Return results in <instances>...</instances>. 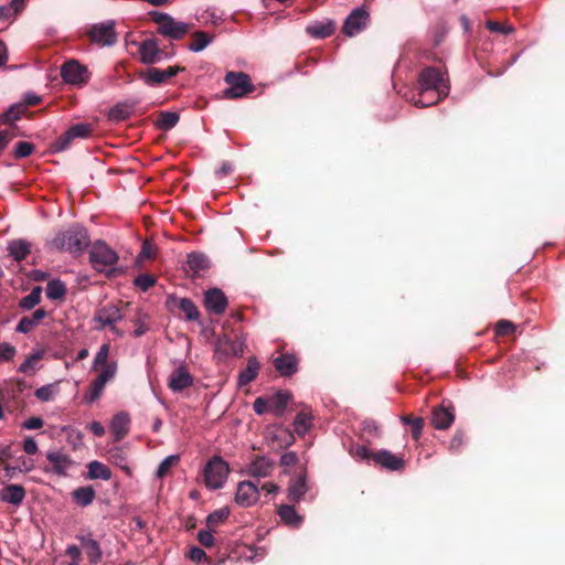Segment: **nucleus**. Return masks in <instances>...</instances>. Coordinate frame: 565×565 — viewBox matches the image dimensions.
Listing matches in <instances>:
<instances>
[{
	"label": "nucleus",
	"mask_w": 565,
	"mask_h": 565,
	"mask_svg": "<svg viewBox=\"0 0 565 565\" xmlns=\"http://www.w3.org/2000/svg\"><path fill=\"white\" fill-rule=\"evenodd\" d=\"M110 458H111L114 463H116L121 469H124L128 473H130V469L125 465L126 459H125L122 452L119 449H115V450L110 451Z\"/></svg>",
	"instance_id": "338daca9"
},
{
	"label": "nucleus",
	"mask_w": 565,
	"mask_h": 565,
	"mask_svg": "<svg viewBox=\"0 0 565 565\" xmlns=\"http://www.w3.org/2000/svg\"><path fill=\"white\" fill-rule=\"evenodd\" d=\"M190 31V25L184 22L175 21L171 15L163 24L158 28V33L172 40H181Z\"/></svg>",
	"instance_id": "aec40b11"
},
{
	"label": "nucleus",
	"mask_w": 565,
	"mask_h": 565,
	"mask_svg": "<svg viewBox=\"0 0 565 565\" xmlns=\"http://www.w3.org/2000/svg\"><path fill=\"white\" fill-rule=\"evenodd\" d=\"M188 556L193 562L209 561L211 563V558L207 557L206 553L196 546L190 548Z\"/></svg>",
	"instance_id": "0e129e2a"
},
{
	"label": "nucleus",
	"mask_w": 565,
	"mask_h": 565,
	"mask_svg": "<svg viewBox=\"0 0 565 565\" xmlns=\"http://www.w3.org/2000/svg\"><path fill=\"white\" fill-rule=\"evenodd\" d=\"M10 255L18 262L23 260L31 252V244L24 239H15L9 244Z\"/></svg>",
	"instance_id": "f704fd0d"
},
{
	"label": "nucleus",
	"mask_w": 565,
	"mask_h": 565,
	"mask_svg": "<svg viewBox=\"0 0 565 565\" xmlns=\"http://www.w3.org/2000/svg\"><path fill=\"white\" fill-rule=\"evenodd\" d=\"M179 309L184 313L185 319L189 321H195L200 318V311L198 307L189 298L180 299Z\"/></svg>",
	"instance_id": "ea45409f"
},
{
	"label": "nucleus",
	"mask_w": 565,
	"mask_h": 565,
	"mask_svg": "<svg viewBox=\"0 0 565 565\" xmlns=\"http://www.w3.org/2000/svg\"><path fill=\"white\" fill-rule=\"evenodd\" d=\"M204 306L214 315L225 312L228 301L225 294L218 288H211L204 294Z\"/></svg>",
	"instance_id": "dca6fc26"
},
{
	"label": "nucleus",
	"mask_w": 565,
	"mask_h": 565,
	"mask_svg": "<svg viewBox=\"0 0 565 565\" xmlns=\"http://www.w3.org/2000/svg\"><path fill=\"white\" fill-rule=\"evenodd\" d=\"M15 348L10 343H0V363L3 361H11L15 355Z\"/></svg>",
	"instance_id": "bf43d9fd"
},
{
	"label": "nucleus",
	"mask_w": 565,
	"mask_h": 565,
	"mask_svg": "<svg viewBox=\"0 0 565 565\" xmlns=\"http://www.w3.org/2000/svg\"><path fill=\"white\" fill-rule=\"evenodd\" d=\"M148 316L143 313L141 310H138L132 319V323L135 324L136 329L134 331L135 337L139 338L143 335L149 328L146 324Z\"/></svg>",
	"instance_id": "a18cd8bd"
},
{
	"label": "nucleus",
	"mask_w": 565,
	"mask_h": 565,
	"mask_svg": "<svg viewBox=\"0 0 565 565\" xmlns=\"http://www.w3.org/2000/svg\"><path fill=\"white\" fill-rule=\"evenodd\" d=\"M139 60L145 65L159 63L163 57V51L159 47L157 39H146L138 47Z\"/></svg>",
	"instance_id": "9d476101"
},
{
	"label": "nucleus",
	"mask_w": 565,
	"mask_h": 565,
	"mask_svg": "<svg viewBox=\"0 0 565 565\" xmlns=\"http://www.w3.org/2000/svg\"><path fill=\"white\" fill-rule=\"evenodd\" d=\"M259 498L258 487L252 481H241L237 484L235 502L241 507H252Z\"/></svg>",
	"instance_id": "4468645a"
},
{
	"label": "nucleus",
	"mask_w": 565,
	"mask_h": 565,
	"mask_svg": "<svg viewBox=\"0 0 565 565\" xmlns=\"http://www.w3.org/2000/svg\"><path fill=\"white\" fill-rule=\"evenodd\" d=\"M87 478L90 480L102 479L109 480L111 478V470L103 462L93 460L88 463Z\"/></svg>",
	"instance_id": "473e14b6"
},
{
	"label": "nucleus",
	"mask_w": 565,
	"mask_h": 565,
	"mask_svg": "<svg viewBox=\"0 0 565 565\" xmlns=\"http://www.w3.org/2000/svg\"><path fill=\"white\" fill-rule=\"evenodd\" d=\"M373 462L375 466L390 471H403L405 469L403 457L386 449L375 451Z\"/></svg>",
	"instance_id": "ddd939ff"
},
{
	"label": "nucleus",
	"mask_w": 565,
	"mask_h": 565,
	"mask_svg": "<svg viewBox=\"0 0 565 565\" xmlns=\"http://www.w3.org/2000/svg\"><path fill=\"white\" fill-rule=\"evenodd\" d=\"M24 111L25 106L23 104H14L0 115V122L13 124L15 120L20 119Z\"/></svg>",
	"instance_id": "a19ab883"
},
{
	"label": "nucleus",
	"mask_w": 565,
	"mask_h": 565,
	"mask_svg": "<svg viewBox=\"0 0 565 565\" xmlns=\"http://www.w3.org/2000/svg\"><path fill=\"white\" fill-rule=\"evenodd\" d=\"M92 132L93 127L90 124L73 125L52 143V148L56 152L64 151L71 146L74 139L89 138L92 136Z\"/></svg>",
	"instance_id": "1a4fd4ad"
},
{
	"label": "nucleus",
	"mask_w": 565,
	"mask_h": 565,
	"mask_svg": "<svg viewBox=\"0 0 565 565\" xmlns=\"http://www.w3.org/2000/svg\"><path fill=\"white\" fill-rule=\"evenodd\" d=\"M268 401V408L275 415L280 418L284 416L288 403L292 399V394L288 391H278L271 395L266 396Z\"/></svg>",
	"instance_id": "a211bd4d"
},
{
	"label": "nucleus",
	"mask_w": 565,
	"mask_h": 565,
	"mask_svg": "<svg viewBox=\"0 0 565 565\" xmlns=\"http://www.w3.org/2000/svg\"><path fill=\"white\" fill-rule=\"evenodd\" d=\"M118 258L117 253L103 241L95 242L89 250V262L93 268L107 275L115 271L114 266Z\"/></svg>",
	"instance_id": "7ed1b4c3"
},
{
	"label": "nucleus",
	"mask_w": 565,
	"mask_h": 565,
	"mask_svg": "<svg viewBox=\"0 0 565 565\" xmlns=\"http://www.w3.org/2000/svg\"><path fill=\"white\" fill-rule=\"evenodd\" d=\"M134 284L139 287L141 290L147 291L149 288L154 286L156 278L150 274H141L136 277Z\"/></svg>",
	"instance_id": "6e6d98bb"
},
{
	"label": "nucleus",
	"mask_w": 565,
	"mask_h": 565,
	"mask_svg": "<svg viewBox=\"0 0 565 565\" xmlns=\"http://www.w3.org/2000/svg\"><path fill=\"white\" fill-rule=\"evenodd\" d=\"M228 516H230V510L227 508H222L220 510H216L207 515L206 526L210 530H213L218 524L224 522Z\"/></svg>",
	"instance_id": "c03bdc74"
},
{
	"label": "nucleus",
	"mask_w": 565,
	"mask_h": 565,
	"mask_svg": "<svg viewBox=\"0 0 565 565\" xmlns=\"http://www.w3.org/2000/svg\"><path fill=\"white\" fill-rule=\"evenodd\" d=\"M465 444V433L462 430H457L450 443H449V449L452 451V452H458L462 445Z\"/></svg>",
	"instance_id": "680f3d73"
},
{
	"label": "nucleus",
	"mask_w": 565,
	"mask_h": 565,
	"mask_svg": "<svg viewBox=\"0 0 565 565\" xmlns=\"http://www.w3.org/2000/svg\"><path fill=\"white\" fill-rule=\"evenodd\" d=\"M42 288L40 286L34 287L31 292L20 300V308L23 310H31L41 302Z\"/></svg>",
	"instance_id": "4c0bfd02"
},
{
	"label": "nucleus",
	"mask_w": 565,
	"mask_h": 565,
	"mask_svg": "<svg viewBox=\"0 0 565 565\" xmlns=\"http://www.w3.org/2000/svg\"><path fill=\"white\" fill-rule=\"evenodd\" d=\"M81 546L84 548L89 563L97 564L102 561L103 552L99 543L90 534L77 535Z\"/></svg>",
	"instance_id": "b1692460"
},
{
	"label": "nucleus",
	"mask_w": 565,
	"mask_h": 565,
	"mask_svg": "<svg viewBox=\"0 0 565 565\" xmlns=\"http://www.w3.org/2000/svg\"><path fill=\"white\" fill-rule=\"evenodd\" d=\"M193 384V377L185 367L180 366L175 369L169 377V387L173 392H181Z\"/></svg>",
	"instance_id": "393cba45"
},
{
	"label": "nucleus",
	"mask_w": 565,
	"mask_h": 565,
	"mask_svg": "<svg viewBox=\"0 0 565 565\" xmlns=\"http://www.w3.org/2000/svg\"><path fill=\"white\" fill-rule=\"evenodd\" d=\"M401 420L405 425H409L412 428V437L415 440H418L422 436V431L424 428L425 420L423 417H413L412 415H403L401 416Z\"/></svg>",
	"instance_id": "58836bf2"
},
{
	"label": "nucleus",
	"mask_w": 565,
	"mask_h": 565,
	"mask_svg": "<svg viewBox=\"0 0 565 565\" xmlns=\"http://www.w3.org/2000/svg\"><path fill=\"white\" fill-rule=\"evenodd\" d=\"M311 427V416L306 412L297 414L294 420V428L297 435L303 436Z\"/></svg>",
	"instance_id": "37998d69"
},
{
	"label": "nucleus",
	"mask_w": 565,
	"mask_h": 565,
	"mask_svg": "<svg viewBox=\"0 0 565 565\" xmlns=\"http://www.w3.org/2000/svg\"><path fill=\"white\" fill-rule=\"evenodd\" d=\"M25 489L20 484H8L1 490L0 498L3 502L19 507L25 498Z\"/></svg>",
	"instance_id": "a878e982"
},
{
	"label": "nucleus",
	"mask_w": 565,
	"mask_h": 565,
	"mask_svg": "<svg viewBox=\"0 0 565 565\" xmlns=\"http://www.w3.org/2000/svg\"><path fill=\"white\" fill-rule=\"evenodd\" d=\"M185 67L180 65L168 66L164 70L157 67H149L146 70H139L137 76L143 81L148 86H158L167 83L169 79L183 72Z\"/></svg>",
	"instance_id": "6e6552de"
},
{
	"label": "nucleus",
	"mask_w": 565,
	"mask_h": 565,
	"mask_svg": "<svg viewBox=\"0 0 565 565\" xmlns=\"http://www.w3.org/2000/svg\"><path fill=\"white\" fill-rule=\"evenodd\" d=\"M335 31V22L327 19L324 21H315L306 26V32L313 39H326Z\"/></svg>",
	"instance_id": "5701e85b"
},
{
	"label": "nucleus",
	"mask_w": 565,
	"mask_h": 565,
	"mask_svg": "<svg viewBox=\"0 0 565 565\" xmlns=\"http://www.w3.org/2000/svg\"><path fill=\"white\" fill-rule=\"evenodd\" d=\"M288 499L291 502H299L308 491L306 476H299L288 487Z\"/></svg>",
	"instance_id": "7c9ffc66"
},
{
	"label": "nucleus",
	"mask_w": 565,
	"mask_h": 565,
	"mask_svg": "<svg viewBox=\"0 0 565 565\" xmlns=\"http://www.w3.org/2000/svg\"><path fill=\"white\" fill-rule=\"evenodd\" d=\"M110 430L116 441L122 440L130 430V417L126 412L117 413L110 422Z\"/></svg>",
	"instance_id": "4be33fe9"
},
{
	"label": "nucleus",
	"mask_w": 565,
	"mask_h": 565,
	"mask_svg": "<svg viewBox=\"0 0 565 565\" xmlns=\"http://www.w3.org/2000/svg\"><path fill=\"white\" fill-rule=\"evenodd\" d=\"M108 354H109V344H107V343L103 344L94 358L93 369L95 371H99L100 369H104V367H106V365H108L107 364Z\"/></svg>",
	"instance_id": "de8ad7c7"
},
{
	"label": "nucleus",
	"mask_w": 565,
	"mask_h": 565,
	"mask_svg": "<svg viewBox=\"0 0 565 565\" xmlns=\"http://www.w3.org/2000/svg\"><path fill=\"white\" fill-rule=\"evenodd\" d=\"M369 13L361 9H354L345 19L342 26V32L347 36H354L360 33L367 24Z\"/></svg>",
	"instance_id": "f8f14e48"
},
{
	"label": "nucleus",
	"mask_w": 565,
	"mask_h": 565,
	"mask_svg": "<svg viewBox=\"0 0 565 565\" xmlns=\"http://www.w3.org/2000/svg\"><path fill=\"white\" fill-rule=\"evenodd\" d=\"M253 409L257 415H263L268 408V401L266 399V396H258L253 404Z\"/></svg>",
	"instance_id": "69168bd1"
},
{
	"label": "nucleus",
	"mask_w": 565,
	"mask_h": 565,
	"mask_svg": "<svg viewBox=\"0 0 565 565\" xmlns=\"http://www.w3.org/2000/svg\"><path fill=\"white\" fill-rule=\"evenodd\" d=\"M47 316V311L43 308L36 309L32 316L22 317L15 328L17 332L29 333L32 331L42 319Z\"/></svg>",
	"instance_id": "bb28decb"
},
{
	"label": "nucleus",
	"mask_w": 565,
	"mask_h": 565,
	"mask_svg": "<svg viewBox=\"0 0 565 565\" xmlns=\"http://www.w3.org/2000/svg\"><path fill=\"white\" fill-rule=\"evenodd\" d=\"M215 352L224 359L241 356L244 353V343L239 340H232L228 335H223L215 342Z\"/></svg>",
	"instance_id": "2eb2a0df"
},
{
	"label": "nucleus",
	"mask_w": 565,
	"mask_h": 565,
	"mask_svg": "<svg viewBox=\"0 0 565 565\" xmlns=\"http://www.w3.org/2000/svg\"><path fill=\"white\" fill-rule=\"evenodd\" d=\"M96 492L92 486L79 487L72 492L74 502L79 507H87L93 503Z\"/></svg>",
	"instance_id": "2f4dec72"
},
{
	"label": "nucleus",
	"mask_w": 565,
	"mask_h": 565,
	"mask_svg": "<svg viewBox=\"0 0 565 565\" xmlns=\"http://www.w3.org/2000/svg\"><path fill=\"white\" fill-rule=\"evenodd\" d=\"M115 21H106L93 24L86 32L89 41L99 46H113L118 41V34L115 30Z\"/></svg>",
	"instance_id": "0eeeda50"
},
{
	"label": "nucleus",
	"mask_w": 565,
	"mask_h": 565,
	"mask_svg": "<svg viewBox=\"0 0 565 565\" xmlns=\"http://www.w3.org/2000/svg\"><path fill=\"white\" fill-rule=\"evenodd\" d=\"M260 365L255 356L247 360V366L238 374V385L244 386L253 382L259 372Z\"/></svg>",
	"instance_id": "cd10ccee"
},
{
	"label": "nucleus",
	"mask_w": 565,
	"mask_h": 565,
	"mask_svg": "<svg viewBox=\"0 0 565 565\" xmlns=\"http://www.w3.org/2000/svg\"><path fill=\"white\" fill-rule=\"evenodd\" d=\"M224 81L228 87L223 90V95L228 99L242 98L255 90L249 75L244 72H227Z\"/></svg>",
	"instance_id": "20e7f679"
},
{
	"label": "nucleus",
	"mask_w": 565,
	"mask_h": 565,
	"mask_svg": "<svg viewBox=\"0 0 565 565\" xmlns=\"http://www.w3.org/2000/svg\"><path fill=\"white\" fill-rule=\"evenodd\" d=\"M116 370V365H106V367L100 369V373L97 375L95 381L103 386H106V384L115 377Z\"/></svg>",
	"instance_id": "864d4df0"
},
{
	"label": "nucleus",
	"mask_w": 565,
	"mask_h": 565,
	"mask_svg": "<svg viewBox=\"0 0 565 565\" xmlns=\"http://www.w3.org/2000/svg\"><path fill=\"white\" fill-rule=\"evenodd\" d=\"M515 331V326L509 320H499L495 324V334L499 337H507Z\"/></svg>",
	"instance_id": "4d7b16f0"
},
{
	"label": "nucleus",
	"mask_w": 565,
	"mask_h": 565,
	"mask_svg": "<svg viewBox=\"0 0 565 565\" xmlns=\"http://www.w3.org/2000/svg\"><path fill=\"white\" fill-rule=\"evenodd\" d=\"M276 371L284 377H290L298 372L299 359L292 353H284L274 359Z\"/></svg>",
	"instance_id": "f3484780"
},
{
	"label": "nucleus",
	"mask_w": 565,
	"mask_h": 565,
	"mask_svg": "<svg viewBox=\"0 0 565 565\" xmlns=\"http://www.w3.org/2000/svg\"><path fill=\"white\" fill-rule=\"evenodd\" d=\"M46 459L51 463V470L58 476H65L67 470L74 465L71 457L61 451L47 452Z\"/></svg>",
	"instance_id": "412c9836"
},
{
	"label": "nucleus",
	"mask_w": 565,
	"mask_h": 565,
	"mask_svg": "<svg viewBox=\"0 0 565 565\" xmlns=\"http://www.w3.org/2000/svg\"><path fill=\"white\" fill-rule=\"evenodd\" d=\"M186 264L189 270H191L194 275H199L201 271L207 269L210 266L209 258L202 253L189 254Z\"/></svg>",
	"instance_id": "72a5a7b5"
},
{
	"label": "nucleus",
	"mask_w": 565,
	"mask_h": 565,
	"mask_svg": "<svg viewBox=\"0 0 565 565\" xmlns=\"http://www.w3.org/2000/svg\"><path fill=\"white\" fill-rule=\"evenodd\" d=\"M61 76L66 83L81 84L88 78L87 68L75 60L65 62L61 67Z\"/></svg>",
	"instance_id": "9b49d317"
},
{
	"label": "nucleus",
	"mask_w": 565,
	"mask_h": 565,
	"mask_svg": "<svg viewBox=\"0 0 565 565\" xmlns=\"http://www.w3.org/2000/svg\"><path fill=\"white\" fill-rule=\"evenodd\" d=\"M105 386L96 382L95 380L90 383L88 393L84 396L85 402L94 403L100 398Z\"/></svg>",
	"instance_id": "603ef678"
},
{
	"label": "nucleus",
	"mask_w": 565,
	"mask_h": 565,
	"mask_svg": "<svg viewBox=\"0 0 565 565\" xmlns=\"http://www.w3.org/2000/svg\"><path fill=\"white\" fill-rule=\"evenodd\" d=\"M273 470V462L266 457H256L248 466V473L253 477H267Z\"/></svg>",
	"instance_id": "c85d7f7f"
},
{
	"label": "nucleus",
	"mask_w": 565,
	"mask_h": 565,
	"mask_svg": "<svg viewBox=\"0 0 565 565\" xmlns=\"http://www.w3.org/2000/svg\"><path fill=\"white\" fill-rule=\"evenodd\" d=\"M374 452L375 451L369 449L366 446L363 445H356L351 448V454L353 457L366 461H373Z\"/></svg>",
	"instance_id": "3c124183"
},
{
	"label": "nucleus",
	"mask_w": 565,
	"mask_h": 565,
	"mask_svg": "<svg viewBox=\"0 0 565 565\" xmlns=\"http://www.w3.org/2000/svg\"><path fill=\"white\" fill-rule=\"evenodd\" d=\"M486 28L490 32L502 33V34H510L514 31L513 26L503 24L501 22L492 21V20H488L486 22Z\"/></svg>",
	"instance_id": "13d9d810"
},
{
	"label": "nucleus",
	"mask_w": 565,
	"mask_h": 565,
	"mask_svg": "<svg viewBox=\"0 0 565 565\" xmlns=\"http://www.w3.org/2000/svg\"><path fill=\"white\" fill-rule=\"evenodd\" d=\"M278 515L280 520L288 526L298 527L302 522V516H300L295 508L289 504H281L278 508Z\"/></svg>",
	"instance_id": "c756f323"
},
{
	"label": "nucleus",
	"mask_w": 565,
	"mask_h": 565,
	"mask_svg": "<svg viewBox=\"0 0 565 565\" xmlns=\"http://www.w3.org/2000/svg\"><path fill=\"white\" fill-rule=\"evenodd\" d=\"M43 358V353L38 351L31 355H29L23 363L19 366V372L28 373L30 371H34L39 361Z\"/></svg>",
	"instance_id": "09e8293b"
},
{
	"label": "nucleus",
	"mask_w": 565,
	"mask_h": 565,
	"mask_svg": "<svg viewBox=\"0 0 565 565\" xmlns=\"http://www.w3.org/2000/svg\"><path fill=\"white\" fill-rule=\"evenodd\" d=\"M454 420L455 413L452 407L440 405L431 412L430 423L436 429H447L452 425Z\"/></svg>",
	"instance_id": "6ab92c4d"
},
{
	"label": "nucleus",
	"mask_w": 565,
	"mask_h": 565,
	"mask_svg": "<svg viewBox=\"0 0 565 565\" xmlns=\"http://www.w3.org/2000/svg\"><path fill=\"white\" fill-rule=\"evenodd\" d=\"M276 439L280 441L281 447H289L295 443V436L289 429H281L277 435Z\"/></svg>",
	"instance_id": "052dcab7"
},
{
	"label": "nucleus",
	"mask_w": 565,
	"mask_h": 565,
	"mask_svg": "<svg viewBox=\"0 0 565 565\" xmlns=\"http://www.w3.org/2000/svg\"><path fill=\"white\" fill-rule=\"evenodd\" d=\"M90 244L88 233L85 227L75 224L66 231L58 232L55 237L49 242V248L53 250H68L71 253H82Z\"/></svg>",
	"instance_id": "f03ea898"
},
{
	"label": "nucleus",
	"mask_w": 565,
	"mask_h": 565,
	"mask_svg": "<svg viewBox=\"0 0 565 565\" xmlns=\"http://www.w3.org/2000/svg\"><path fill=\"white\" fill-rule=\"evenodd\" d=\"M419 98L415 100L416 106L427 107L435 105L449 95L450 83L447 71L435 66H427L422 70L418 76Z\"/></svg>",
	"instance_id": "f257e3e1"
},
{
	"label": "nucleus",
	"mask_w": 565,
	"mask_h": 565,
	"mask_svg": "<svg viewBox=\"0 0 565 565\" xmlns=\"http://www.w3.org/2000/svg\"><path fill=\"white\" fill-rule=\"evenodd\" d=\"M125 317V312L114 303H107L95 311L93 320L98 323L96 330H104L109 327L110 330L118 337H122L121 332L117 327L116 322L120 321Z\"/></svg>",
	"instance_id": "423d86ee"
},
{
	"label": "nucleus",
	"mask_w": 565,
	"mask_h": 565,
	"mask_svg": "<svg viewBox=\"0 0 565 565\" xmlns=\"http://www.w3.org/2000/svg\"><path fill=\"white\" fill-rule=\"evenodd\" d=\"M179 459H180V458H179V456H177V455H171V456H168L167 458H164V459L160 462V465H159V467H158V470H157V477H158V478H163V477H166V476L169 473V471H170L171 467H172V466H174V465H177V463L179 462Z\"/></svg>",
	"instance_id": "8fccbe9b"
},
{
	"label": "nucleus",
	"mask_w": 565,
	"mask_h": 565,
	"mask_svg": "<svg viewBox=\"0 0 565 565\" xmlns=\"http://www.w3.org/2000/svg\"><path fill=\"white\" fill-rule=\"evenodd\" d=\"M55 394V385L54 384H47L40 388H38L34 393L38 399L42 402H49L52 401Z\"/></svg>",
	"instance_id": "5fc2aeb1"
},
{
	"label": "nucleus",
	"mask_w": 565,
	"mask_h": 565,
	"mask_svg": "<svg viewBox=\"0 0 565 565\" xmlns=\"http://www.w3.org/2000/svg\"><path fill=\"white\" fill-rule=\"evenodd\" d=\"M230 467L220 456H213L204 467L205 486L211 490L221 489L227 480Z\"/></svg>",
	"instance_id": "39448f33"
},
{
	"label": "nucleus",
	"mask_w": 565,
	"mask_h": 565,
	"mask_svg": "<svg viewBox=\"0 0 565 565\" xmlns=\"http://www.w3.org/2000/svg\"><path fill=\"white\" fill-rule=\"evenodd\" d=\"M180 120V116L174 111H161L158 116L156 126L158 129L167 131L172 129Z\"/></svg>",
	"instance_id": "c9c22d12"
},
{
	"label": "nucleus",
	"mask_w": 565,
	"mask_h": 565,
	"mask_svg": "<svg viewBox=\"0 0 565 565\" xmlns=\"http://www.w3.org/2000/svg\"><path fill=\"white\" fill-rule=\"evenodd\" d=\"M298 456L296 452L294 451H289V452H286L281 457H280V466L282 467H292V466H296L298 463Z\"/></svg>",
	"instance_id": "774afa93"
},
{
	"label": "nucleus",
	"mask_w": 565,
	"mask_h": 565,
	"mask_svg": "<svg viewBox=\"0 0 565 565\" xmlns=\"http://www.w3.org/2000/svg\"><path fill=\"white\" fill-rule=\"evenodd\" d=\"M192 38L193 40L189 44V50H191L192 52H200L204 50L212 41V36H209V34L203 31L194 32Z\"/></svg>",
	"instance_id": "79ce46f5"
},
{
	"label": "nucleus",
	"mask_w": 565,
	"mask_h": 565,
	"mask_svg": "<svg viewBox=\"0 0 565 565\" xmlns=\"http://www.w3.org/2000/svg\"><path fill=\"white\" fill-rule=\"evenodd\" d=\"M35 146L32 142L19 141L15 143L13 156L15 159H24L33 153Z\"/></svg>",
	"instance_id": "49530a36"
},
{
	"label": "nucleus",
	"mask_w": 565,
	"mask_h": 565,
	"mask_svg": "<svg viewBox=\"0 0 565 565\" xmlns=\"http://www.w3.org/2000/svg\"><path fill=\"white\" fill-rule=\"evenodd\" d=\"M213 530H201L198 533V541L200 544L206 548L212 547L214 545V536L212 534Z\"/></svg>",
	"instance_id": "e2e57ef3"
},
{
	"label": "nucleus",
	"mask_w": 565,
	"mask_h": 565,
	"mask_svg": "<svg viewBox=\"0 0 565 565\" xmlns=\"http://www.w3.org/2000/svg\"><path fill=\"white\" fill-rule=\"evenodd\" d=\"M66 295L65 285L58 280L54 279L47 282L46 285V297L51 300H62Z\"/></svg>",
	"instance_id": "e433bc0d"
}]
</instances>
